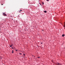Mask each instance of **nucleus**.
Here are the masks:
<instances>
[{"mask_svg": "<svg viewBox=\"0 0 65 65\" xmlns=\"http://www.w3.org/2000/svg\"><path fill=\"white\" fill-rule=\"evenodd\" d=\"M20 55H21L22 54V53H20Z\"/></svg>", "mask_w": 65, "mask_h": 65, "instance_id": "11", "label": "nucleus"}, {"mask_svg": "<svg viewBox=\"0 0 65 65\" xmlns=\"http://www.w3.org/2000/svg\"><path fill=\"white\" fill-rule=\"evenodd\" d=\"M23 55H24V56H25V54H23Z\"/></svg>", "mask_w": 65, "mask_h": 65, "instance_id": "9", "label": "nucleus"}, {"mask_svg": "<svg viewBox=\"0 0 65 65\" xmlns=\"http://www.w3.org/2000/svg\"><path fill=\"white\" fill-rule=\"evenodd\" d=\"M58 64H59V63H58Z\"/></svg>", "mask_w": 65, "mask_h": 65, "instance_id": "15", "label": "nucleus"}, {"mask_svg": "<svg viewBox=\"0 0 65 65\" xmlns=\"http://www.w3.org/2000/svg\"><path fill=\"white\" fill-rule=\"evenodd\" d=\"M44 13H46L47 12V11H44Z\"/></svg>", "mask_w": 65, "mask_h": 65, "instance_id": "2", "label": "nucleus"}, {"mask_svg": "<svg viewBox=\"0 0 65 65\" xmlns=\"http://www.w3.org/2000/svg\"><path fill=\"white\" fill-rule=\"evenodd\" d=\"M40 4V5H41V6H42V5H41V4Z\"/></svg>", "mask_w": 65, "mask_h": 65, "instance_id": "17", "label": "nucleus"}, {"mask_svg": "<svg viewBox=\"0 0 65 65\" xmlns=\"http://www.w3.org/2000/svg\"><path fill=\"white\" fill-rule=\"evenodd\" d=\"M40 57H38V58H39Z\"/></svg>", "mask_w": 65, "mask_h": 65, "instance_id": "16", "label": "nucleus"}, {"mask_svg": "<svg viewBox=\"0 0 65 65\" xmlns=\"http://www.w3.org/2000/svg\"><path fill=\"white\" fill-rule=\"evenodd\" d=\"M65 36V35H62V37H64Z\"/></svg>", "mask_w": 65, "mask_h": 65, "instance_id": "3", "label": "nucleus"}, {"mask_svg": "<svg viewBox=\"0 0 65 65\" xmlns=\"http://www.w3.org/2000/svg\"><path fill=\"white\" fill-rule=\"evenodd\" d=\"M42 4L43 5L44 4V3H43V2H42Z\"/></svg>", "mask_w": 65, "mask_h": 65, "instance_id": "4", "label": "nucleus"}, {"mask_svg": "<svg viewBox=\"0 0 65 65\" xmlns=\"http://www.w3.org/2000/svg\"><path fill=\"white\" fill-rule=\"evenodd\" d=\"M1 5H3V4H2Z\"/></svg>", "mask_w": 65, "mask_h": 65, "instance_id": "13", "label": "nucleus"}, {"mask_svg": "<svg viewBox=\"0 0 65 65\" xmlns=\"http://www.w3.org/2000/svg\"><path fill=\"white\" fill-rule=\"evenodd\" d=\"M42 31H43V30H42Z\"/></svg>", "mask_w": 65, "mask_h": 65, "instance_id": "18", "label": "nucleus"}, {"mask_svg": "<svg viewBox=\"0 0 65 65\" xmlns=\"http://www.w3.org/2000/svg\"><path fill=\"white\" fill-rule=\"evenodd\" d=\"M11 48L13 49V47H11Z\"/></svg>", "mask_w": 65, "mask_h": 65, "instance_id": "12", "label": "nucleus"}, {"mask_svg": "<svg viewBox=\"0 0 65 65\" xmlns=\"http://www.w3.org/2000/svg\"><path fill=\"white\" fill-rule=\"evenodd\" d=\"M16 51H17V50H16Z\"/></svg>", "mask_w": 65, "mask_h": 65, "instance_id": "19", "label": "nucleus"}, {"mask_svg": "<svg viewBox=\"0 0 65 65\" xmlns=\"http://www.w3.org/2000/svg\"><path fill=\"white\" fill-rule=\"evenodd\" d=\"M47 1H48V0H46Z\"/></svg>", "mask_w": 65, "mask_h": 65, "instance_id": "10", "label": "nucleus"}, {"mask_svg": "<svg viewBox=\"0 0 65 65\" xmlns=\"http://www.w3.org/2000/svg\"><path fill=\"white\" fill-rule=\"evenodd\" d=\"M4 13L3 14H4V15H5V16H6V14L4 13Z\"/></svg>", "mask_w": 65, "mask_h": 65, "instance_id": "1", "label": "nucleus"}, {"mask_svg": "<svg viewBox=\"0 0 65 65\" xmlns=\"http://www.w3.org/2000/svg\"><path fill=\"white\" fill-rule=\"evenodd\" d=\"M22 10H21V11H19L20 12H21V11H22Z\"/></svg>", "mask_w": 65, "mask_h": 65, "instance_id": "7", "label": "nucleus"}, {"mask_svg": "<svg viewBox=\"0 0 65 65\" xmlns=\"http://www.w3.org/2000/svg\"><path fill=\"white\" fill-rule=\"evenodd\" d=\"M64 24H65V23H64ZM63 26L64 27H65V24L64 25V26Z\"/></svg>", "mask_w": 65, "mask_h": 65, "instance_id": "8", "label": "nucleus"}, {"mask_svg": "<svg viewBox=\"0 0 65 65\" xmlns=\"http://www.w3.org/2000/svg\"><path fill=\"white\" fill-rule=\"evenodd\" d=\"M41 44H42V43H41Z\"/></svg>", "mask_w": 65, "mask_h": 65, "instance_id": "14", "label": "nucleus"}, {"mask_svg": "<svg viewBox=\"0 0 65 65\" xmlns=\"http://www.w3.org/2000/svg\"><path fill=\"white\" fill-rule=\"evenodd\" d=\"M12 45H13L12 44V45H10V47H11L12 46Z\"/></svg>", "mask_w": 65, "mask_h": 65, "instance_id": "5", "label": "nucleus"}, {"mask_svg": "<svg viewBox=\"0 0 65 65\" xmlns=\"http://www.w3.org/2000/svg\"><path fill=\"white\" fill-rule=\"evenodd\" d=\"M13 53V50H12V53Z\"/></svg>", "mask_w": 65, "mask_h": 65, "instance_id": "6", "label": "nucleus"}]
</instances>
